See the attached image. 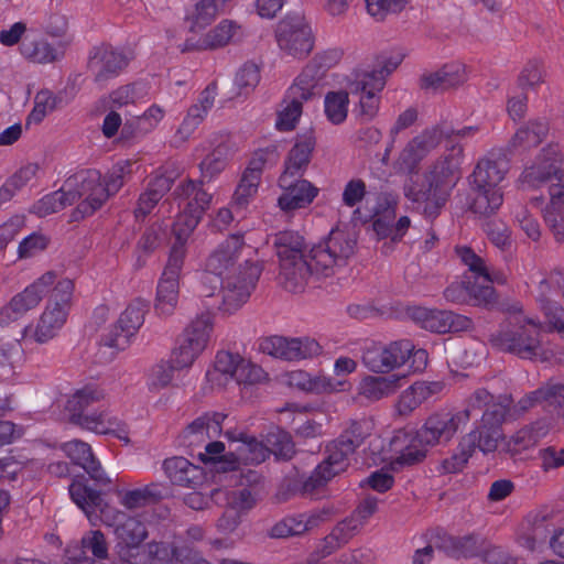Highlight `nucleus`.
<instances>
[{
	"label": "nucleus",
	"instance_id": "5701e85b",
	"mask_svg": "<svg viewBox=\"0 0 564 564\" xmlns=\"http://www.w3.org/2000/svg\"><path fill=\"white\" fill-rule=\"evenodd\" d=\"M265 162L263 153H256L249 161L232 195V206L236 209H245L256 197Z\"/></svg>",
	"mask_w": 564,
	"mask_h": 564
},
{
	"label": "nucleus",
	"instance_id": "4c0bfd02",
	"mask_svg": "<svg viewBox=\"0 0 564 564\" xmlns=\"http://www.w3.org/2000/svg\"><path fill=\"white\" fill-rule=\"evenodd\" d=\"M66 44L54 46L46 40H34L23 42L21 45L22 55L39 64L54 63L64 57Z\"/></svg>",
	"mask_w": 564,
	"mask_h": 564
},
{
	"label": "nucleus",
	"instance_id": "2f4dec72",
	"mask_svg": "<svg viewBox=\"0 0 564 564\" xmlns=\"http://www.w3.org/2000/svg\"><path fill=\"white\" fill-rule=\"evenodd\" d=\"M405 375L367 376L359 386V393L368 400L377 401L393 394L402 387Z\"/></svg>",
	"mask_w": 564,
	"mask_h": 564
},
{
	"label": "nucleus",
	"instance_id": "423d86ee",
	"mask_svg": "<svg viewBox=\"0 0 564 564\" xmlns=\"http://www.w3.org/2000/svg\"><path fill=\"white\" fill-rule=\"evenodd\" d=\"M123 177L111 170L106 178L99 171L89 169L73 174L68 185L79 186L84 199L80 200L70 214L72 221H79L100 209L110 196L115 195L123 185Z\"/></svg>",
	"mask_w": 564,
	"mask_h": 564
},
{
	"label": "nucleus",
	"instance_id": "338daca9",
	"mask_svg": "<svg viewBox=\"0 0 564 564\" xmlns=\"http://www.w3.org/2000/svg\"><path fill=\"white\" fill-rule=\"evenodd\" d=\"M545 75L546 72L543 62L541 59L533 58L524 65L518 77V84L522 89L528 87L533 88L544 82Z\"/></svg>",
	"mask_w": 564,
	"mask_h": 564
},
{
	"label": "nucleus",
	"instance_id": "864d4df0",
	"mask_svg": "<svg viewBox=\"0 0 564 564\" xmlns=\"http://www.w3.org/2000/svg\"><path fill=\"white\" fill-rule=\"evenodd\" d=\"M545 402L550 406L563 408L564 406V384L549 383L534 392H532L527 400H522V409H527L533 403Z\"/></svg>",
	"mask_w": 564,
	"mask_h": 564
},
{
	"label": "nucleus",
	"instance_id": "a211bd4d",
	"mask_svg": "<svg viewBox=\"0 0 564 564\" xmlns=\"http://www.w3.org/2000/svg\"><path fill=\"white\" fill-rule=\"evenodd\" d=\"M460 425L456 415L451 412L434 413L415 432L416 442L429 447L447 444Z\"/></svg>",
	"mask_w": 564,
	"mask_h": 564
},
{
	"label": "nucleus",
	"instance_id": "79ce46f5",
	"mask_svg": "<svg viewBox=\"0 0 564 564\" xmlns=\"http://www.w3.org/2000/svg\"><path fill=\"white\" fill-rule=\"evenodd\" d=\"M67 314L63 308H55L52 304H47L36 325L35 340L43 344L52 339L65 324Z\"/></svg>",
	"mask_w": 564,
	"mask_h": 564
},
{
	"label": "nucleus",
	"instance_id": "72a5a7b5",
	"mask_svg": "<svg viewBox=\"0 0 564 564\" xmlns=\"http://www.w3.org/2000/svg\"><path fill=\"white\" fill-rule=\"evenodd\" d=\"M544 221L555 240L564 242V192L562 187H551L550 204L544 209Z\"/></svg>",
	"mask_w": 564,
	"mask_h": 564
},
{
	"label": "nucleus",
	"instance_id": "c9c22d12",
	"mask_svg": "<svg viewBox=\"0 0 564 564\" xmlns=\"http://www.w3.org/2000/svg\"><path fill=\"white\" fill-rule=\"evenodd\" d=\"M456 252L464 264L468 267L469 271L475 274L476 279L482 278L485 282H487L485 285H491L492 283L502 285L507 283V276L503 272L495 270L491 271L487 267L485 260L476 254L470 248L458 247Z\"/></svg>",
	"mask_w": 564,
	"mask_h": 564
},
{
	"label": "nucleus",
	"instance_id": "37998d69",
	"mask_svg": "<svg viewBox=\"0 0 564 564\" xmlns=\"http://www.w3.org/2000/svg\"><path fill=\"white\" fill-rule=\"evenodd\" d=\"M90 551L97 558H105L108 554V546L105 535L101 531H89L82 539V550L78 554L69 556L70 564H95L93 557L86 556V552Z\"/></svg>",
	"mask_w": 564,
	"mask_h": 564
},
{
	"label": "nucleus",
	"instance_id": "dca6fc26",
	"mask_svg": "<svg viewBox=\"0 0 564 564\" xmlns=\"http://www.w3.org/2000/svg\"><path fill=\"white\" fill-rule=\"evenodd\" d=\"M180 251L170 253L166 265L158 284L155 310L160 314L170 315L178 300L180 274L184 264Z\"/></svg>",
	"mask_w": 564,
	"mask_h": 564
},
{
	"label": "nucleus",
	"instance_id": "f3484780",
	"mask_svg": "<svg viewBox=\"0 0 564 564\" xmlns=\"http://www.w3.org/2000/svg\"><path fill=\"white\" fill-rule=\"evenodd\" d=\"M129 61V56L122 51L101 45L90 51L87 68L93 74L94 80L104 85L117 77L128 66Z\"/></svg>",
	"mask_w": 564,
	"mask_h": 564
},
{
	"label": "nucleus",
	"instance_id": "a18cd8bd",
	"mask_svg": "<svg viewBox=\"0 0 564 564\" xmlns=\"http://www.w3.org/2000/svg\"><path fill=\"white\" fill-rule=\"evenodd\" d=\"M241 356L239 354H232L229 351H219L216 355L214 369L206 372L207 380L217 386H224L229 379L235 378L236 369L241 362Z\"/></svg>",
	"mask_w": 564,
	"mask_h": 564
},
{
	"label": "nucleus",
	"instance_id": "4be33fe9",
	"mask_svg": "<svg viewBox=\"0 0 564 564\" xmlns=\"http://www.w3.org/2000/svg\"><path fill=\"white\" fill-rule=\"evenodd\" d=\"M503 419L505 410L501 406H494L492 410L484 412L480 424L465 435L474 438V451L479 448L484 454H488L498 448V442L502 437L499 425Z\"/></svg>",
	"mask_w": 564,
	"mask_h": 564
},
{
	"label": "nucleus",
	"instance_id": "412c9836",
	"mask_svg": "<svg viewBox=\"0 0 564 564\" xmlns=\"http://www.w3.org/2000/svg\"><path fill=\"white\" fill-rule=\"evenodd\" d=\"M279 186L283 189V193L278 198V206L283 212L305 208L318 193L317 187L311 182L297 176L281 175Z\"/></svg>",
	"mask_w": 564,
	"mask_h": 564
},
{
	"label": "nucleus",
	"instance_id": "c756f323",
	"mask_svg": "<svg viewBox=\"0 0 564 564\" xmlns=\"http://www.w3.org/2000/svg\"><path fill=\"white\" fill-rule=\"evenodd\" d=\"M356 77H357V73L352 70L347 76L346 87L351 95H360L359 111H358V117L360 118V120L370 121L378 113L379 104H380L378 94L382 89L372 88L370 86L371 82L369 79H362V82L360 80L361 85H358L359 86L358 89L355 90L354 86L356 84V80H355V79H357Z\"/></svg>",
	"mask_w": 564,
	"mask_h": 564
},
{
	"label": "nucleus",
	"instance_id": "cd10ccee",
	"mask_svg": "<svg viewBox=\"0 0 564 564\" xmlns=\"http://www.w3.org/2000/svg\"><path fill=\"white\" fill-rule=\"evenodd\" d=\"M503 203L501 187H488L470 184L469 209L478 217L488 218L494 216Z\"/></svg>",
	"mask_w": 564,
	"mask_h": 564
},
{
	"label": "nucleus",
	"instance_id": "680f3d73",
	"mask_svg": "<svg viewBox=\"0 0 564 564\" xmlns=\"http://www.w3.org/2000/svg\"><path fill=\"white\" fill-rule=\"evenodd\" d=\"M474 454V438L470 436H463L456 447L454 454L443 462V468L446 473L460 471L468 459Z\"/></svg>",
	"mask_w": 564,
	"mask_h": 564
},
{
	"label": "nucleus",
	"instance_id": "aec40b11",
	"mask_svg": "<svg viewBox=\"0 0 564 564\" xmlns=\"http://www.w3.org/2000/svg\"><path fill=\"white\" fill-rule=\"evenodd\" d=\"M55 280L56 274L54 272L48 271L44 273L34 283L25 288L24 291L14 295L7 306L0 308V311H7L6 315H8L9 323L36 307L43 299V295L46 294L50 288L55 283Z\"/></svg>",
	"mask_w": 564,
	"mask_h": 564
},
{
	"label": "nucleus",
	"instance_id": "6e6552de",
	"mask_svg": "<svg viewBox=\"0 0 564 564\" xmlns=\"http://www.w3.org/2000/svg\"><path fill=\"white\" fill-rule=\"evenodd\" d=\"M249 250L245 243L243 236L239 234L230 235L221 241L208 256L205 262V273L203 275V295H214V291L218 289L219 280H224L227 275H237L239 263L243 252Z\"/></svg>",
	"mask_w": 564,
	"mask_h": 564
},
{
	"label": "nucleus",
	"instance_id": "7c9ffc66",
	"mask_svg": "<svg viewBox=\"0 0 564 564\" xmlns=\"http://www.w3.org/2000/svg\"><path fill=\"white\" fill-rule=\"evenodd\" d=\"M484 545L481 535L471 533L464 536L444 535L436 547L453 557H473L481 552Z\"/></svg>",
	"mask_w": 564,
	"mask_h": 564
},
{
	"label": "nucleus",
	"instance_id": "bf43d9fd",
	"mask_svg": "<svg viewBox=\"0 0 564 564\" xmlns=\"http://www.w3.org/2000/svg\"><path fill=\"white\" fill-rule=\"evenodd\" d=\"M169 225L164 221H154L141 235L137 248L144 253H151L161 247L167 239Z\"/></svg>",
	"mask_w": 564,
	"mask_h": 564
},
{
	"label": "nucleus",
	"instance_id": "6e6d98bb",
	"mask_svg": "<svg viewBox=\"0 0 564 564\" xmlns=\"http://www.w3.org/2000/svg\"><path fill=\"white\" fill-rule=\"evenodd\" d=\"M162 498L159 486L155 484L148 485L143 488H137L120 492V503L127 509H138L144 507L150 501Z\"/></svg>",
	"mask_w": 564,
	"mask_h": 564
},
{
	"label": "nucleus",
	"instance_id": "6ab92c4d",
	"mask_svg": "<svg viewBox=\"0 0 564 564\" xmlns=\"http://www.w3.org/2000/svg\"><path fill=\"white\" fill-rule=\"evenodd\" d=\"M552 181H557V183H552L549 191L552 186H558L564 192V160L557 154L544 156L538 163L527 167L519 178L522 186L532 188L540 187Z\"/></svg>",
	"mask_w": 564,
	"mask_h": 564
},
{
	"label": "nucleus",
	"instance_id": "f704fd0d",
	"mask_svg": "<svg viewBox=\"0 0 564 564\" xmlns=\"http://www.w3.org/2000/svg\"><path fill=\"white\" fill-rule=\"evenodd\" d=\"M232 153L229 140L219 142L199 163L202 182H212L227 166Z\"/></svg>",
	"mask_w": 564,
	"mask_h": 564
},
{
	"label": "nucleus",
	"instance_id": "1a4fd4ad",
	"mask_svg": "<svg viewBox=\"0 0 564 564\" xmlns=\"http://www.w3.org/2000/svg\"><path fill=\"white\" fill-rule=\"evenodd\" d=\"M275 39L281 51L295 58L307 56L314 47V35L302 13L286 14L276 25Z\"/></svg>",
	"mask_w": 564,
	"mask_h": 564
},
{
	"label": "nucleus",
	"instance_id": "c03bdc74",
	"mask_svg": "<svg viewBox=\"0 0 564 564\" xmlns=\"http://www.w3.org/2000/svg\"><path fill=\"white\" fill-rule=\"evenodd\" d=\"M205 183L202 182V177L198 181L187 180L175 188V194L177 197L188 199L187 208L205 214L213 199V195L203 188Z\"/></svg>",
	"mask_w": 564,
	"mask_h": 564
},
{
	"label": "nucleus",
	"instance_id": "a19ab883",
	"mask_svg": "<svg viewBox=\"0 0 564 564\" xmlns=\"http://www.w3.org/2000/svg\"><path fill=\"white\" fill-rule=\"evenodd\" d=\"M203 213L199 210L191 209L185 207L184 212L177 217L176 221L173 226V234L175 237V241L171 248L170 253H174V251H180L182 254V258H185L186 249L185 245L191 236V234L194 231V229L199 224Z\"/></svg>",
	"mask_w": 564,
	"mask_h": 564
},
{
	"label": "nucleus",
	"instance_id": "7ed1b4c3",
	"mask_svg": "<svg viewBox=\"0 0 564 564\" xmlns=\"http://www.w3.org/2000/svg\"><path fill=\"white\" fill-rule=\"evenodd\" d=\"M61 448L75 465L80 466L88 474L95 486L99 488L89 487L84 476H77L68 487L72 500L89 519L96 510L104 512L106 505L101 489L108 487L111 479L93 454L90 445L80 440H72L63 443Z\"/></svg>",
	"mask_w": 564,
	"mask_h": 564
},
{
	"label": "nucleus",
	"instance_id": "4d7b16f0",
	"mask_svg": "<svg viewBox=\"0 0 564 564\" xmlns=\"http://www.w3.org/2000/svg\"><path fill=\"white\" fill-rule=\"evenodd\" d=\"M304 99L295 97L288 90L284 99L285 107L279 112L275 127L280 131H291L295 128L299 118L302 115V105Z\"/></svg>",
	"mask_w": 564,
	"mask_h": 564
},
{
	"label": "nucleus",
	"instance_id": "ea45409f",
	"mask_svg": "<svg viewBox=\"0 0 564 564\" xmlns=\"http://www.w3.org/2000/svg\"><path fill=\"white\" fill-rule=\"evenodd\" d=\"M325 73L312 61L303 68L289 88L291 94L304 100H310L316 95V89L325 78Z\"/></svg>",
	"mask_w": 564,
	"mask_h": 564
},
{
	"label": "nucleus",
	"instance_id": "58836bf2",
	"mask_svg": "<svg viewBox=\"0 0 564 564\" xmlns=\"http://www.w3.org/2000/svg\"><path fill=\"white\" fill-rule=\"evenodd\" d=\"M345 471L344 469L335 468V463L328 456L317 465L314 471L299 482L296 490L302 496H312L318 492L332 478Z\"/></svg>",
	"mask_w": 564,
	"mask_h": 564
},
{
	"label": "nucleus",
	"instance_id": "ddd939ff",
	"mask_svg": "<svg viewBox=\"0 0 564 564\" xmlns=\"http://www.w3.org/2000/svg\"><path fill=\"white\" fill-rule=\"evenodd\" d=\"M414 345L408 340L392 341L387 346L372 345L362 355L364 365L372 372L387 373L405 364Z\"/></svg>",
	"mask_w": 564,
	"mask_h": 564
},
{
	"label": "nucleus",
	"instance_id": "603ef678",
	"mask_svg": "<svg viewBox=\"0 0 564 564\" xmlns=\"http://www.w3.org/2000/svg\"><path fill=\"white\" fill-rule=\"evenodd\" d=\"M242 37L240 25L231 20H224L206 35V43L209 47H221L231 41H239Z\"/></svg>",
	"mask_w": 564,
	"mask_h": 564
},
{
	"label": "nucleus",
	"instance_id": "de8ad7c7",
	"mask_svg": "<svg viewBox=\"0 0 564 564\" xmlns=\"http://www.w3.org/2000/svg\"><path fill=\"white\" fill-rule=\"evenodd\" d=\"M433 393L431 386L424 382H416L409 389L404 390L399 398L397 410L400 415H409L422 402L430 398Z\"/></svg>",
	"mask_w": 564,
	"mask_h": 564
},
{
	"label": "nucleus",
	"instance_id": "e2e57ef3",
	"mask_svg": "<svg viewBox=\"0 0 564 564\" xmlns=\"http://www.w3.org/2000/svg\"><path fill=\"white\" fill-rule=\"evenodd\" d=\"M299 514L288 516L271 527L268 535L272 539H286L291 536H300L305 533V527H302Z\"/></svg>",
	"mask_w": 564,
	"mask_h": 564
},
{
	"label": "nucleus",
	"instance_id": "774afa93",
	"mask_svg": "<svg viewBox=\"0 0 564 564\" xmlns=\"http://www.w3.org/2000/svg\"><path fill=\"white\" fill-rule=\"evenodd\" d=\"M540 308L549 324L550 330L564 335V308L549 297H541Z\"/></svg>",
	"mask_w": 564,
	"mask_h": 564
},
{
	"label": "nucleus",
	"instance_id": "8fccbe9b",
	"mask_svg": "<svg viewBox=\"0 0 564 564\" xmlns=\"http://www.w3.org/2000/svg\"><path fill=\"white\" fill-rule=\"evenodd\" d=\"M492 401V394H490L486 389H478L467 400L466 408L463 411L455 413V415L460 424H466L470 419L480 413L482 415L486 410H492L494 406H497L496 404L490 405Z\"/></svg>",
	"mask_w": 564,
	"mask_h": 564
},
{
	"label": "nucleus",
	"instance_id": "49530a36",
	"mask_svg": "<svg viewBox=\"0 0 564 564\" xmlns=\"http://www.w3.org/2000/svg\"><path fill=\"white\" fill-rule=\"evenodd\" d=\"M115 533L128 547H138L148 536L144 523L135 517H129L117 525Z\"/></svg>",
	"mask_w": 564,
	"mask_h": 564
},
{
	"label": "nucleus",
	"instance_id": "473e14b6",
	"mask_svg": "<svg viewBox=\"0 0 564 564\" xmlns=\"http://www.w3.org/2000/svg\"><path fill=\"white\" fill-rule=\"evenodd\" d=\"M163 469L169 479L177 486L192 487L202 479V469L181 456L165 459Z\"/></svg>",
	"mask_w": 564,
	"mask_h": 564
},
{
	"label": "nucleus",
	"instance_id": "f03ea898",
	"mask_svg": "<svg viewBox=\"0 0 564 564\" xmlns=\"http://www.w3.org/2000/svg\"><path fill=\"white\" fill-rule=\"evenodd\" d=\"M462 147H453L425 169L421 181L412 180L404 187L405 197L426 218H436L449 200L462 177Z\"/></svg>",
	"mask_w": 564,
	"mask_h": 564
},
{
	"label": "nucleus",
	"instance_id": "13d9d810",
	"mask_svg": "<svg viewBox=\"0 0 564 564\" xmlns=\"http://www.w3.org/2000/svg\"><path fill=\"white\" fill-rule=\"evenodd\" d=\"M226 417V414L219 412L205 413L187 425L185 434L203 435L206 433L208 437H212L221 432V423Z\"/></svg>",
	"mask_w": 564,
	"mask_h": 564
},
{
	"label": "nucleus",
	"instance_id": "b1692460",
	"mask_svg": "<svg viewBox=\"0 0 564 564\" xmlns=\"http://www.w3.org/2000/svg\"><path fill=\"white\" fill-rule=\"evenodd\" d=\"M467 80L466 67L455 62L445 64L435 72L423 73L420 77V87L425 91L443 93L457 88Z\"/></svg>",
	"mask_w": 564,
	"mask_h": 564
},
{
	"label": "nucleus",
	"instance_id": "c85d7f7f",
	"mask_svg": "<svg viewBox=\"0 0 564 564\" xmlns=\"http://www.w3.org/2000/svg\"><path fill=\"white\" fill-rule=\"evenodd\" d=\"M403 57L401 53L382 54L377 57L375 67L354 69L357 73L355 90L361 85L362 79H369L372 88L383 89L388 76L402 63Z\"/></svg>",
	"mask_w": 564,
	"mask_h": 564
},
{
	"label": "nucleus",
	"instance_id": "3c124183",
	"mask_svg": "<svg viewBox=\"0 0 564 564\" xmlns=\"http://www.w3.org/2000/svg\"><path fill=\"white\" fill-rule=\"evenodd\" d=\"M149 303L141 299L133 300L119 317L120 327L127 334H135L144 323Z\"/></svg>",
	"mask_w": 564,
	"mask_h": 564
},
{
	"label": "nucleus",
	"instance_id": "a878e982",
	"mask_svg": "<svg viewBox=\"0 0 564 564\" xmlns=\"http://www.w3.org/2000/svg\"><path fill=\"white\" fill-rule=\"evenodd\" d=\"M315 145L316 138L313 131L297 135L295 144L285 160L284 171L281 175L302 177L311 162Z\"/></svg>",
	"mask_w": 564,
	"mask_h": 564
},
{
	"label": "nucleus",
	"instance_id": "052dcab7",
	"mask_svg": "<svg viewBox=\"0 0 564 564\" xmlns=\"http://www.w3.org/2000/svg\"><path fill=\"white\" fill-rule=\"evenodd\" d=\"M269 454L272 453L279 460H290L295 454L291 435L282 430L270 432L267 436Z\"/></svg>",
	"mask_w": 564,
	"mask_h": 564
},
{
	"label": "nucleus",
	"instance_id": "9d476101",
	"mask_svg": "<svg viewBox=\"0 0 564 564\" xmlns=\"http://www.w3.org/2000/svg\"><path fill=\"white\" fill-rule=\"evenodd\" d=\"M213 329L210 313L197 316L185 328L178 346L173 350L171 361L177 370L189 367L205 349Z\"/></svg>",
	"mask_w": 564,
	"mask_h": 564
},
{
	"label": "nucleus",
	"instance_id": "2eb2a0df",
	"mask_svg": "<svg viewBox=\"0 0 564 564\" xmlns=\"http://www.w3.org/2000/svg\"><path fill=\"white\" fill-rule=\"evenodd\" d=\"M411 317L422 328L437 334L464 332L473 326V321L469 317L452 311L419 306L412 308Z\"/></svg>",
	"mask_w": 564,
	"mask_h": 564
},
{
	"label": "nucleus",
	"instance_id": "bb28decb",
	"mask_svg": "<svg viewBox=\"0 0 564 564\" xmlns=\"http://www.w3.org/2000/svg\"><path fill=\"white\" fill-rule=\"evenodd\" d=\"M73 178L70 175L65 182L61 189L55 191L51 194L45 195L43 198L37 200L31 212L39 217H45L50 214L57 213L66 206L73 205L79 199H84V194L79 186H69L68 182Z\"/></svg>",
	"mask_w": 564,
	"mask_h": 564
},
{
	"label": "nucleus",
	"instance_id": "4468645a",
	"mask_svg": "<svg viewBox=\"0 0 564 564\" xmlns=\"http://www.w3.org/2000/svg\"><path fill=\"white\" fill-rule=\"evenodd\" d=\"M262 352L286 361H297L318 356L322 352L321 345L313 338H286L271 336L260 344Z\"/></svg>",
	"mask_w": 564,
	"mask_h": 564
},
{
	"label": "nucleus",
	"instance_id": "393cba45",
	"mask_svg": "<svg viewBox=\"0 0 564 564\" xmlns=\"http://www.w3.org/2000/svg\"><path fill=\"white\" fill-rule=\"evenodd\" d=\"M509 167V160L505 153L490 152L478 161L469 176V184L501 187L500 183L503 181Z\"/></svg>",
	"mask_w": 564,
	"mask_h": 564
},
{
	"label": "nucleus",
	"instance_id": "69168bd1",
	"mask_svg": "<svg viewBox=\"0 0 564 564\" xmlns=\"http://www.w3.org/2000/svg\"><path fill=\"white\" fill-rule=\"evenodd\" d=\"M228 0H200L196 4L195 23L199 26H206L214 19L224 13Z\"/></svg>",
	"mask_w": 564,
	"mask_h": 564
},
{
	"label": "nucleus",
	"instance_id": "9b49d317",
	"mask_svg": "<svg viewBox=\"0 0 564 564\" xmlns=\"http://www.w3.org/2000/svg\"><path fill=\"white\" fill-rule=\"evenodd\" d=\"M444 297L447 302L454 304H471L485 308H494L499 305V308L509 313H518L521 311L519 302L498 303L497 294L492 285H481L475 282L453 283L444 291Z\"/></svg>",
	"mask_w": 564,
	"mask_h": 564
},
{
	"label": "nucleus",
	"instance_id": "0eeeda50",
	"mask_svg": "<svg viewBox=\"0 0 564 564\" xmlns=\"http://www.w3.org/2000/svg\"><path fill=\"white\" fill-rule=\"evenodd\" d=\"M262 267L258 262L245 260V267L239 265L237 275H227L219 280L218 289L214 295L206 296L213 299L208 303V308H217L224 313H232L240 308L249 299L261 275Z\"/></svg>",
	"mask_w": 564,
	"mask_h": 564
},
{
	"label": "nucleus",
	"instance_id": "f257e3e1",
	"mask_svg": "<svg viewBox=\"0 0 564 564\" xmlns=\"http://www.w3.org/2000/svg\"><path fill=\"white\" fill-rule=\"evenodd\" d=\"M355 232L333 229L328 237L314 245L304 254V238L295 231H282L275 236L274 247L280 259V279L289 292H300L313 275L329 276L336 267H343L355 253Z\"/></svg>",
	"mask_w": 564,
	"mask_h": 564
},
{
	"label": "nucleus",
	"instance_id": "f8f14e48",
	"mask_svg": "<svg viewBox=\"0 0 564 564\" xmlns=\"http://www.w3.org/2000/svg\"><path fill=\"white\" fill-rule=\"evenodd\" d=\"M370 422L366 419L350 420L340 435L327 445L326 453L335 463V468L346 470L349 458L370 435Z\"/></svg>",
	"mask_w": 564,
	"mask_h": 564
},
{
	"label": "nucleus",
	"instance_id": "e433bc0d",
	"mask_svg": "<svg viewBox=\"0 0 564 564\" xmlns=\"http://www.w3.org/2000/svg\"><path fill=\"white\" fill-rule=\"evenodd\" d=\"M236 452L237 457L232 455L231 460H226L228 469L234 471L238 470V460L259 465L269 456L268 443L264 445L247 434H241L240 445L236 448Z\"/></svg>",
	"mask_w": 564,
	"mask_h": 564
},
{
	"label": "nucleus",
	"instance_id": "20e7f679",
	"mask_svg": "<svg viewBox=\"0 0 564 564\" xmlns=\"http://www.w3.org/2000/svg\"><path fill=\"white\" fill-rule=\"evenodd\" d=\"M104 399L102 390L86 386L77 390L66 403L69 412V422L97 434H111L117 438L129 443L128 429L126 423L107 410L90 411V406Z\"/></svg>",
	"mask_w": 564,
	"mask_h": 564
},
{
	"label": "nucleus",
	"instance_id": "09e8293b",
	"mask_svg": "<svg viewBox=\"0 0 564 564\" xmlns=\"http://www.w3.org/2000/svg\"><path fill=\"white\" fill-rule=\"evenodd\" d=\"M453 133L454 129L452 127L441 123L423 130L419 135L414 137L412 141L421 153L426 156L444 138H451Z\"/></svg>",
	"mask_w": 564,
	"mask_h": 564
},
{
	"label": "nucleus",
	"instance_id": "39448f33",
	"mask_svg": "<svg viewBox=\"0 0 564 564\" xmlns=\"http://www.w3.org/2000/svg\"><path fill=\"white\" fill-rule=\"evenodd\" d=\"M489 341L496 349L521 359L545 361L552 355L543 344L542 324L533 318L501 327L490 335Z\"/></svg>",
	"mask_w": 564,
	"mask_h": 564
},
{
	"label": "nucleus",
	"instance_id": "5fc2aeb1",
	"mask_svg": "<svg viewBox=\"0 0 564 564\" xmlns=\"http://www.w3.org/2000/svg\"><path fill=\"white\" fill-rule=\"evenodd\" d=\"M349 90L329 91L325 96V115L327 119L339 124L345 121L348 113Z\"/></svg>",
	"mask_w": 564,
	"mask_h": 564
},
{
	"label": "nucleus",
	"instance_id": "0e129e2a",
	"mask_svg": "<svg viewBox=\"0 0 564 564\" xmlns=\"http://www.w3.org/2000/svg\"><path fill=\"white\" fill-rule=\"evenodd\" d=\"M543 435L541 429L535 425L525 426L519 430L508 443V451L513 455L522 449L535 445Z\"/></svg>",
	"mask_w": 564,
	"mask_h": 564
}]
</instances>
